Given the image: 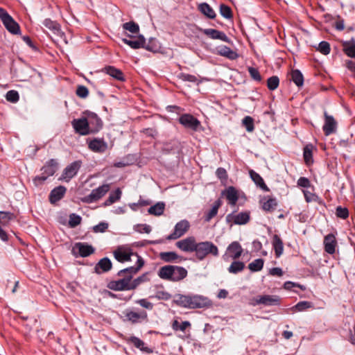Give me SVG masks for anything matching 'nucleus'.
<instances>
[{"label":"nucleus","mask_w":355,"mask_h":355,"mask_svg":"<svg viewBox=\"0 0 355 355\" xmlns=\"http://www.w3.org/2000/svg\"><path fill=\"white\" fill-rule=\"evenodd\" d=\"M144 263V259L141 256L137 255V261L135 266L119 270L116 275L121 278L118 280L110 281L108 282L107 287L115 291H131L136 289L141 284L149 282L148 272L132 280L133 276L141 270Z\"/></svg>","instance_id":"obj_1"},{"label":"nucleus","mask_w":355,"mask_h":355,"mask_svg":"<svg viewBox=\"0 0 355 355\" xmlns=\"http://www.w3.org/2000/svg\"><path fill=\"white\" fill-rule=\"evenodd\" d=\"M175 303L179 306L187 309L208 308L212 305L208 297L200 295H179Z\"/></svg>","instance_id":"obj_2"},{"label":"nucleus","mask_w":355,"mask_h":355,"mask_svg":"<svg viewBox=\"0 0 355 355\" xmlns=\"http://www.w3.org/2000/svg\"><path fill=\"white\" fill-rule=\"evenodd\" d=\"M187 270L182 266L167 265L161 267L157 272L159 278L171 282H179L187 276Z\"/></svg>","instance_id":"obj_3"},{"label":"nucleus","mask_w":355,"mask_h":355,"mask_svg":"<svg viewBox=\"0 0 355 355\" xmlns=\"http://www.w3.org/2000/svg\"><path fill=\"white\" fill-rule=\"evenodd\" d=\"M196 257L199 261L204 260L208 255L218 257L219 255L218 248L211 241H202L197 244Z\"/></svg>","instance_id":"obj_4"},{"label":"nucleus","mask_w":355,"mask_h":355,"mask_svg":"<svg viewBox=\"0 0 355 355\" xmlns=\"http://www.w3.org/2000/svg\"><path fill=\"white\" fill-rule=\"evenodd\" d=\"M124 321L130 322L132 324H140L148 322V315L146 311H135L132 309H127L123 312Z\"/></svg>","instance_id":"obj_5"},{"label":"nucleus","mask_w":355,"mask_h":355,"mask_svg":"<svg viewBox=\"0 0 355 355\" xmlns=\"http://www.w3.org/2000/svg\"><path fill=\"white\" fill-rule=\"evenodd\" d=\"M0 19L6 30L12 35L21 33L19 24L15 21L11 15L3 8H0Z\"/></svg>","instance_id":"obj_6"},{"label":"nucleus","mask_w":355,"mask_h":355,"mask_svg":"<svg viewBox=\"0 0 355 355\" xmlns=\"http://www.w3.org/2000/svg\"><path fill=\"white\" fill-rule=\"evenodd\" d=\"M243 254V248L238 241L232 242L227 248L225 253L222 256L223 261L227 262L230 259H238Z\"/></svg>","instance_id":"obj_7"},{"label":"nucleus","mask_w":355,"mask_h":355,"mask_svg":"<svg viewBox=\"0 0 355 355\" xmlns=\"http://www.w3.org/2000/svg\"><path fill=\"white\" fill-rule=\"evenodd\" d=\"M84 114L86 115L87 117L89 128V134H96L103 128V121L96 113L90 111H85Z\"/></svg>","instance_id":"obj_8"},{"label":"nucleus","mask_w":355,"mask_h":355,"mask_svg":"<svg viewBox=\"0 0 355 355\" xmlns=\"http://www.w3.org/2000/svg\"><path fill=\"white\" fill-rule=\"evenodd\" d=\"M179 123L185 128L196 132L201 128L200 121L190 114H183L178 119Z\"/></svg>","instance_id":"obj_9"},{"label":"nucleus","mask_w":355,"mask_h":355,"mask_svg":"<svg viewBox=\"0 0 355 355\" xmlns=\"http://www.w3.org/2000/svg\"><path fill=\"white\" fill-rule=\"evenodd\" d=\"M58 169V162L55 159H51L48 161L42 168V174L35 178V181L44 182L49 177L55 174Z\"/></svg>","instance_id":"obj_10"},{"label":"nucleus","mask_w":355,"mask_h":355,"mask_svg":"<svg viewBox=\"0 0 355 355\" xmlns=\"http://www.w3.org/2000/svg\"><path fill=\"white\" fill-rule=\"evenodd\" d=\"M110 185L108 184H103L92 191V192L85 196L82 201L85 203H92L96 202L104 196L109 191Z\"/></svg>","instance_id":"obj_11"},{"label":"nucleus","mask_w":355,"mask_h":355,"mask_svg":"<svg viewBox=\"0 0 355 355\" xmlns=\"http://www.w3.org/2000/svg\"><path fill=\"white\" fill-rule=\"evenodd\" d=\"M82 165L80 160H76L67 165L62 171L61 179L69 182L73 177H75Z\"/></svg>","instance_id":"obj_12"},{"label":"nucleus","mask_w":355,"mask_h":355,"mask_svg":"<svg viewBox=\"0 0 355 355\" xmlns=\"http://www.w3.org/2000/svg\"><path fill=\"white\" fill-rule=\"evenodd\" d=\"M225 219L227 223H233L239 225H245L250 220V211H245L236 214L230 213L227 215Z\"/></svg>","instance_id":"obj_13"},{"label":"nucleus","mask_w":355,"mask_h":355,"mask_svg":"<svg viewBox=\"0 0 355 355\" xmlns=\"http://www.w3.org/2000/svg\"><path fill=\"white\" fill-rule=\"evenodd\" d=\"M123 340L127 344L132 345L135 348L139 349L144 354H150L153 352V349L152 347L148 346L141 339L135 336L125 337Z\"/></svg>","instance_id":"obj_14"},{"label":"nucleus","mask_w":355,"mask_h":355,"mask_svg":"<svg viewBox=\"0 0 355 355\" xmlns=\"http://www.w3.org/2000/svg\"><path fill=\"white\" fill-rule=\"evenodd\" d=\"M188 220H182L175 225L173 232L167 236L168 240H175L183 236L189 229Z\"/></svg>","instance_id":"obj_15"},{"label":"nucleus","mask_w":355,"mask_h":355,"mask_svg":"<svg viewBox=\"0 0 355 355\" xmlns=\"http://www.w3.org/2000/svg\"><path fill=\"white\" fill-rule=\"evenodd\" d=\"M95 249L92 245L85 243H76L72 249V254L77 257H87L92 254Z\"/></svg>","instance_id":"obj_16"},{"label":"nucleus","mask_w":355,"mask_h":355,"mask_svg":"<svg viewBox=\"0 0 355 355\" xmlns=\"http://www.w3.org/2000/svg\"><path fill=\"white\" fill-rule=\"evenodd\" d=\"M71 125L75 132L80 135L85 136L90 135L86 116L79 119H74L71 121Z\"/></svg>","instance_id":"obj_17"},{"label":"nucleus","mask_w":355,"mask_h":355,"mask_svg":"<svg viewBox=\"0 0 355 355\" xmlns=\"http://www.w3.org/2000/svg\"><path fill=\"white\" fill-rule=\"evenodd\" d=\"M114 257L121 263H125L131 261V257L135 254L137 257V253H134L130 248H126L123 247H119L116 249L114 252Z\"/></svg>","instance_id":"obj_18"},{"label":"nucleus","mask_w":355,"mask_h":355,"mask_svg":"<svg viewBox=\"0 0 355 355\" xmlns=\"http://www.w3.org/2000/svg\"><path fill=\"white\" fill-rule=\"evenodd\" d=\"M199 30L204 35L212 40H219L227 43L231 42L230 37L223 31L213 28H200Z\"/></svg>","instance_id":"obj_19"},{"label":"nucleus","mask_w":355,"mask_h":355,"mask_svg":"<svg viewBox=\"0 0 355 355\" xmlns=\"http://www.w3.org/2000/svg\"><path fill=\"white\" fill-rule=\"evenodd\" d=\"M198 243L193 236H189L176 243V246L181 250L187 252H193L196 250Z\"/></svg>","instance_id":"obj_20"},{"label":"nucleus","mask_w":355,"mask_h":355,"mask_svg":"<svg viewBox=\"0 0 355 355\" xmlns=\"http://www.w3.org/2000/svg\"><path fill=\"white\" fill-rule=\"evenodd\" d=\"M88 148L94 153H103L107 149V144L103 138H94L87 141Z\"/></svg>","instance_id":"obj_21"},{"label":"nucleus","mask_w":355,"mask_h":355,"mask_svg":"<svg viewBox=\"0 0 355 355\" xmlns=\"http://www.w3.org/2000/svg\"><path fill=\"white\" fill-rule=\"evenodd\" d=\"M324 123L322 130L326 136L330 135L336 131L337 122L333 116L329 115L327 112H324Z\"/></svg>","instance_id":"obj_22"},{"label":"nucleus","mask_w":355,"mask_h":355,"mask_svg":"<svg viewBox=\"0 0 355 355\" xmlns=\"http://www.w3.org/2000/svg\"><path fill=\"white\" fill-rule=\"evenodd\" d=\"M112 263L108 257H104L98 261L94 266V272L101 275L107 272L112 269Z\"/></svg>","instance_id":"obj_23"},{"label":"nucleus","mask_w":355,"mask_h":355,"mask_svg":"<svg viewBox=\"0 0 355 355\" xmlns=\"http://www.w3.org/2000/svg\"><path fill=\"white\" fill-rule=\"evenodd\" d=\"M337 241L334 234H329L324 238V250L329 254L335 253Z\"/></svg>","instance_id":"obj_24"},{"label":"nucleus","mask_w":355,"mask_h":355,"mask_svg":"<svg viewBox=\"0 0 355 355\" xmlns=\"http://www.w3.org/2000/svg\"><path fill=\"white\" fill-rule=\"evenodd\" d=\"M216 54L232 60H236L239 57V54L236 51L225 45L216 48Z\"/></svg>","instance_id":"obj_25"},{"label":"nucleus","mask_w":355,"mask_h":355,"mask_svg":"<svg viewBox=\"0 0 355 355\" xmlns=\"http://www.w3.org/2000/svg\"><path fill=\"white\" fill-rule=\"evenodd\" d=\"M67 189L64 186H58L51 190L49 194V201L51 203H55L60 200L64 196Z\"/></svg>","instance_id":"obj_26"},{"label":"nucleus","mask_w":355,"mask_h":355,"mask_svg":"<svg viewBox=\"0 0 355 355\" xmlns=\"http://www.w3.org/2000/svg\"><path fill=\"white\" fill-rule=\"evenodd\" d=\"M261 305L265 306H279L281 304V298L276 295H261Z\"/></svg>","instance_id":"obj_27"},{"label":"nucleus","mask_w":355,"mask_h":355,"mask_svg":"<svg viewBox=\"0 0 355 355\" xmlns=\"http://www.w3.org/2000/svg\"><path fill=\"white\" fill-rule=\"evenodd\" d=\"M222 194L225 196L230 205H236L239 200V194L234 187L230 186L227 187L224 191H223Z\"/></svg>","instance_id":"obj_28"},{"label":"nucleus","mask_w":355,"mask_h":355,"mask_svg":"<svg viewBox=\"0 0 355 355\" xmlns=\"http://www.w3.org/2000/svg\"><path fill=\"white\" fill-rule=\"evenodd\" d=\"M103 71L112 76L113 78L119 80L125 81L123 73L121 70L116 69L113 66H106L103 68Z\"/></svg>","instance_id":"obj_29"},{"label":"nucleus","mask_w":355,"mask_h":355,"mask_svg":"<svg viewBox=\"0 0 355 355\" xmlns=\"http://www.w3.org/2000/svg\"><path fill=\"white\" fill-rule=\"evenodd\" d=\"M122 42L133 49H138L144 47L146 40L143 35H140L137 39L134 40L122 38Z\"/></svg>","instance_id":"obj_30"},{"label":"nucleus","mask_w":355,"mask_h":355,"mask_svg":"<svg viewBox=\"0 0 355 355\" xmlns=\"http://www.w3.org/2000/svg\"><path fill=\"white\" fill-rule=\"evenodd\" d=\"M343 51L346 55L351 58H355V39L344 41L342 43Z\"/></svg>","instance_id":"obj_31"},{"label":"nucleus","mask_w":355,"mask_h":355,"mask_svg":"<svg viewBox=\"0 0 355 355\" xmlns=\"http://www.w3.org/2000/svg\"><path fill=\"white\" fill-rule=\"evenodd\" d=\"M249 173L251 179L258 187H259L261 190L266 192L270 191L269 188L266 184L263 179L258 173L255 172L253 170H250Z\"/></svg>","instance_id":"obj_32"},{"label":"nucleus","mask_w":355,"mask_h":355,"mask_svg":"<svg viewBox=\"0 0 355 355\" xmlns=\"http://www.w3.org/2000/svg\"><path fill=\"white\" fill-rule=\"evenodd\" d=\"M272 245L275 251V257L277 258L280 257L284 252V243L279 235H273Z\"/></svg>","instance_id":"obj_33"},{"label":"nucleus","mask_w":355,"mask_h":355,"mask_svg":"<svg viewBox=\"0 0 355 355\" xmlns=\"http://www.w3.org/2000/svg\"><path fill=\"white\" fill-rule=\"evenodd\" d=\"M198 9L208 19H213L216 17L214 10L206 2L200 3L198 6Z\"/></svg>","instance_id":"obj_34"},{"label":"nucleus","mask_w":355,"mask_h":355,"mask_svg":"<svg viewBox=\"0 0 355 355\" xmlns=\"http://www.w3.org/2000/svg\"><path fill=\"white\" fill-rule=\"evenodd\" d=\"M160 259L164 262H180L182 260V257L179 256L175 252H162L159 254Z\"/></svg>","instance_id":"obj_35"},{"label":"nucleus","mask_w":355,"mask_h":355,"mask_svg":"<svg viewBox=\"0 0 355 355\" xmlns=\"http://www.w3.org/2000/svg\"><path fill=\"white\" fill-rule=\"evenodd\" d=\"M314 146L311 144H306L303 148V157L305 164L310 166L313 163V150Z\"/></svg>","instance_id":"obj_36"},{"label":"nucleus","mask_w":355,"mask_h":355,"mask_svg":"<svg viewBox=\"0 0 355 355\" xmlns=\"http://www.w3.org/2000/svg\"><path fill=\"white\" fill-rule=\"evenodd\" d=\"M262 209L267 212H272L277 207V200L275 198H268L266 201L261 200Z\"/></svg>","instance_id":"obj_37"},{"label":"nucleus","mask_w":355,"mask_h":355,"mask_svg":"<svg viewBox=\"0 0 355 355\" xmlns=\"http://www.w3.org/2000/svg\"><path fill=\"white\" fill-rule=\"evenodd\" d=\"M164 209L165 203L163 202H158L155 205L151 206L148 209V212L150 215L159 216L163 214Z\"/></svg>","instance_id":"obj_38"},{"label":"nucleus","mask_w":355,"mask_h":355,"mask_svg":"<svg viewBox=\"0 0 355 355\" xmlns=\"http://www.w3.org/2000/svg\"><path fill=\"white\" fill-rule=\"evenodd\" d=\"M121 194L122 192L119 188H117L114 191L111 192L107 199L104 202V206H110L119 200L121 197Z\"/></svg>","instance_id":"obj_39"},{"label":"nucleus","mask_w":355,"mask_h":355,"mask_svg":"<svg viewBox=\"0 0 355 355\" xmlns=\"http://www.w3.org/2000/svg\"><path fill=\"white\" fill-rule=\"evenodd\" d=\"M221 204L222 202L220 199L214 202L212 208L205 216V220L206 222L210 221L214 217H215L217 215L218 209L221 206Z\"/></svg>","instance_id":"obj_40"},{"label":"nucleus","mask_w":355,"mask_h":355,"mask_svg":"<svg viewBox=\"0 0 355 355\" xmlns=\"http://www.w3.org/2000/svg\"><path fill=\"white\" fill-rule=\"evenodd\" d=\"M245 268V263L240 261L234 260L231 265L227 268V270L231 274H237L243 271Z\"/></svg>","instance_id":"obj_41"},{"label":"nucleus","mask_w":355,"mask_h":355,"mask_svg":"<svg viewBox=\"0 0 355 355\" xmlns=\"http://www.w3.org/2000/svg\"><path fill=\"white\" fill-rule=\"evenodd\" d=\"M291 80L297 87H302L304 84V76L299 69H293L291 71Z\"/></svg>","instance_id":"obj_42"},{"label":"nucleus","mask_w":355,"mask_h":355,"mask_svg":"<svg viewBox=\"0 0 355 355\" xmlns=\"http://www.w3.org/2000/svg\"><path fill=\"white\" fill-rule=\"evenodd\" d=\"M313 307V303L309 301H300L291 308L293 312L304 311Z\"/></svg>","instance_id":"obj_43"},{"label":"nucleus","mask_w":355,"mask_h":355,"mask_svg":"<svg viewBox=\"0 0 355 355\" xmlns=\"http://www.w3.org/2000/svg\"><path fill=\"white\" fill-rule=\"evenodd\" d=\"M156 287H160L162 289L161 290H157L155 293V295L153 296H150V297H155L157 300H168L171 298L172 295L171 293H169L168 292L164 291L163 289V286L160 285V286H157Z\"/></svg>","instance_id":"obj_44"},{"label":"nucleus","mask_w":355,"mask_h":355,"mask_svg":"<svg viewBox=\"0 0 355 355\" xmlns=\"http://www.w3.org/2000/svg\"><path fill=\"white\" fill-rule=\"evenodd\" d=\"M263 264L264 261L263 259H257L248 264V268L252 272H258L263 268Z\"/></svg>","instance_id":"obj_45"},{"label":"nucleus","mask_w":355,"mask_h":355,"mask_svg":"<svg viewBox=\"0 0 355 355\" xmlns=\"http://www.w3.org/2000/svg\"><path fill=\"white\" fill-rule=\"evenodd\" d=\"M42 24L47 28H49V30L53 31L54 33L57 32V31H59L60 29V26L59 25L58 23H57L56 21H53L51 20V19L49 18H46L45 19L43 22H42Z\"/></svg>","instance_id":"obj_46"},{"label":"nucleus","mask_w":355,"mask_h":355,"mask_svg":"<svg viewBox=\"0 0 355 355\" xmlns=\"http://www.w3.org/2000/svg\"><path fill=\"white\" fill-rule=\"evenodd\" d=\"M220 14L227 19H232L233 18L232 10L231 8L225 4H220L219 7Z\"/></svg>","instance_id":"obj_47"},{"label":"nucleus","mask_w":355,"mask_h":355,"mask_svg":"<svg viewBox=\"0 0 355 355\" xmlns=\"http://www.w3.org/2000/svg\"><path fill=\"white\" fill-rule=\"evenodd\" d=\"M190 326L191 323L189 321H184L180 323L177 320H175L172 323V328L174 331H184Z\"/></svg>","instance_id":"obj_48"},{"label":"nucleus","mask_w":355,"mask_h":355,"mask_svg":"<svg viewBox=\"0 0 355 355\" xmlns=\"http://www.w3.org/2000/svg\"><path fill=\"white\" fill-rule=\"evenodd\" d=\"M15 218V215L10 211H0V222L7 225L10 220Z\"/></svg>","instance_id":"obj_49"},{"label":"nucleus","mask_w":355,"mask_h":355,"mask_svg":"<svg viewBox=\"0 0 355 355\" xmlns=\"http://www.w3.org/2000/svg\"><path fill=\"white\" fill-rule=\"evenodd\" d=\"M279 85V78L277 76H272L267 80V87L269 90H275Z\"/></svg>","instance_id":"obj_50"},{"label":"nucleus","mask_w":355,"mask_h":355,"mask_svg":"<svg viewBox=\"0 0 355 355\" xmlns=\"http://www.w3.org/2000/svg\"><path fill=\"white\" fill-rule=\"evenodd\" d=\"M122 26L124 30L128 31L133 34H136L139 31V25L134 21L124 23Z\"/></svg>","instance_id":"obj_51"},{"label":"nucleus","mask_w":355,"mask_h":355,"mask_svg":"<svg viewBox=\"0 0 355 355\" xmlns=\"http://www.w3.org/2000/svg\"><path fill=\"white\" fill-rule=\"evenodd\" d=\"M242 123L248 132H251L254 130V120L251 116H245L242 120Z\"/></svg>","instance_id":"obj_52"},{"label":"nucleus","mask_w":355,"mask_h":355,"mask_svg":"<svg viewBox=\"0 0 355 355\" xmlns=\"http://www.w3.org/2000/svg\"><path fill=\"white\" fill-rule=\"evenodd\" d=\"M317 50L323 55H328L330 53L331 47L328 42L322 41L319 43Z\"/></svg>","instance_id":"obj_53"},{"label":"nucleus","mask_w":355,"mask_h":355,"mask_svg":"<svg viewBox=\"0 0 355 355\" xmlns=\"http://www.w3.org/2000/svg\"><path fill=\"white\" fill-rule=\"evenodd\" d=\"M6 99L10 103H17L19 99V93L15 90H10L6 94Z\"/></svg>","instance_id":"obj_54"},{"label":"nucleus","mask_w":355,"mask_h":355,"mask_svg":"<svg viewBox=\"0 0 355 355\" xmlns=\"http://www.w3.org/2000/svg\"><path fill=\"white\" fill-rule=\"evenodd\" d=\"M82 218L76 214H71L69 215V225L71 227H75L80 224Z\"/></svg>","instance_id":"obj_55"},{"label":"nucleus","mask_w":355,"mask_h":355,"mask_svg":"<svg viewBox=\"0 0 355 355\" xmlns=\"http://www.w3.org/2000/svg\"><path fill=\"white\" fill-rule=\"evenodd\" d=\"M178 78L182 80V81L185 82H190V83H197L198 78L194 75L185 73H180L178 76Z\"/></svg>","instance_id":"obj_56"},{"label":"nucleus","mask_w":355,"mask_h":355,"mask_svg":"<svg viewBox=\"0 0 355 355\" xmlns=\"http://www.w3.org/2000/svg\"><path fill=\"white\" fill-rule=\"evenodd\" d=\"M336 215L338 218L346 219L349 216V211L346 207L338 206L336 209Z\"/></svg>","instance_id":"obj_57"},{"label":"nucleus","mask_w":355,"mask_h":355,"mask_svg":"<svg viewBox=\"0 0 355 355\" xmlns=\"http://www.w3.org/2000/svg\"><path fill=\"white\" fill-rule=\"evenodd\" d=\"M135 303L141 307L150 311L153 310L154 307L153 304L145 298L137 300H136Z\"/></svg>","instance_id":"obj_58"},{"label":"nucleus","mask_w":355,"mask_h":355,"mask_svg":"<svg viewBox=\"0 0 355 355\" xmlns=\"http://www.w3.org/2000/svg\"><path fill=\"white\" fill-rule=\"evenodd\" d=\"M248 71L253 80L258 82H260L261 80V76L257 68L250 67H248Z\"/></svg>","instance_id":"obj_59"},{"label":"nucleus","mask_w":355,"mask_h":355,"mask_svg":"<svg viewBox=\"0 0 355 355\" xmlns=\"http://www.w3.org/2000/svg\"><path fill=\"white\" fill-rule=\"evenodd\" d=\"M76 94L78 97L85 98L88 96L89 90L84 85H78L76 89Z\"/></svg>","instance_id":"obj_60"},{"label":"nucleus","mask_w":355,"mask_h":355,"mask_svg":"<svg viewBox=\"0 0 355 355\" xmlns=\"http://www.w3.org/2000/svg\"><path fill=\"white\" fill-rule=\"evenodd\" d=\"M134 230L139 233L149 234L151 232V227L147 224H138L135 226Z\"/></svg>","instance_id":"obj_61"},{"label":"nucleus","mask_w":355,"mask_h":355,"mask_svg":"<svg viewBox=\"0 0 355 355\" xmlns=\"http://www.w3.org/2000/svg\"><path fill=\"white\" fill-rule=\"evenodd\" d=\"M294 287H298L302 291H305V289H306V287L304 286L300 285L299 284H297V283H295V282H291V281L286 282L284 284V288L286 289V290L291 291Z\"/></svg>","instance_id":"obj_62"},{"label":"nucleus","mask_w":355,"mask_h":355,"mask_svg":"<svg viewBox=\"0 0 355 355\" xmlns=\"http://www.w3.org/2000/svg\"><path fill=\"white\" fill-rule=\"evenodd\" d=\"M108 223L106 222H101L98 225L93 227L94 232H104L108 228Z\"/></svg>","instance_id":"obj_63"},{"label":"nucleus","mask_w":355,"mask_h":355,"mask_svg":"<svg viewBox=\"0 0 355 355\" xmlns=\"http://www.w3.org/2000/svg\"><path fill=\"white\" fill-rule=\"evenodd\" d=\"M216 175L218 178L220 180H227V173L226 170L224 168L219 167L216 169Z\"/></svg>","instance_id":"obj_64"}]
</instances>
